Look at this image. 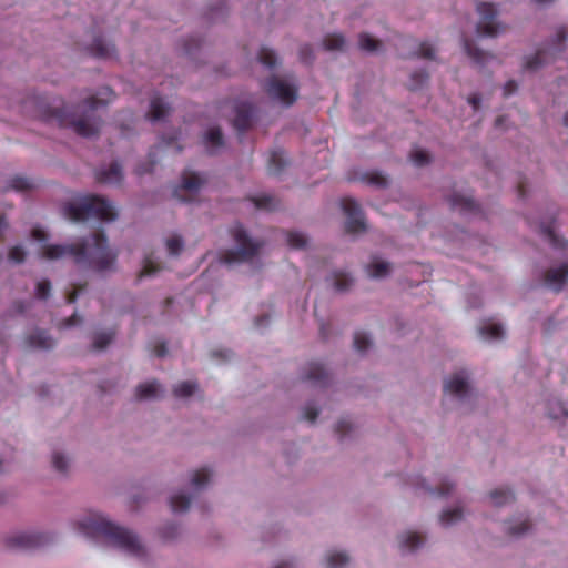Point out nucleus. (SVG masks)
Masks as SVG:
<instances>
[{
	"mask_svg": "<svg viewBox=\"0 0 568 568\" xmlns=\"http://www.w3.org/2000/svg\"><path fill=\"white\" fill-rule=\"evenodd\" d=\"M41 256L45 260L70 257L81 267L103 273L115 270L118 252L109 246L105 233L99 231L71 244L44 245Z\"/></svg>",
	"mask_w": 568,
	"mask_h": 568,
	"instance_id": "f257e3e1",
	"label": "nucleus"
},
{
	"mask_svg": "<svg viewBox=\"0 0 568 568\" xmlns=\"http://www.w3.org/2000/svg\"><path fill=\"white\" fill-rule=\"evenodd\" d=\"M78 530L87 537L103 538L108 544L125 554L143 558L146 555L138 535L128 528L115 525L99 514L90 515L77 523Z\"/></svg>",
	"mask_w": 568,
	"mask_h": 568,
	"instance_id": "f03ea898",
	"label": "nucleus"
},
{
	"mask_svg": "<svg viewBox=\"0 0 568 568\" xmlns=\"http://www.w3.org/2000/svg\"><path fill=\"white\" fill-rule=\"evenodd\" d=\"M108 101L99 99L95 95L87 98L81 108L83 113L77 115L69 113L65 108H51L45 106L40 110L39 116L43 121L55 120L60 126H70L73 131L83 138H90L98 133L101 121L94 115V112L101 106L106 104Z\"/></svg>",
	"mask_w": 568,
	"mask_h": 568,
	"instance_id": "7ed1b4c3",
	"label": "nucleus"
},
{
	"mask_svg": "<svg viewBox=\"0 0 568 568\" xmlns=\"http://www.w3.org/2000/svg\"><path fill=\"white\" fill-rule=\"evenodd\" d=\"M62 213L72 222H83L88 219L113 221L118 215L112 204L99 195H87L77 203L67 202L62 206Z\"/></svg>",
	"mask_w": 568,
	"mask_h": 568,
	"instance_id": "20e7f679",
	"label": "nucleus"
},
{
	"mask_svg": "<svg viewBox=\"0 0 568 568\" xmlns=\"http://www.w3.org/2000/svg\"><path fill=\"white\" fill-rule=\"evenodd\" d=\"M233 239L236 242L237 250H227L221 255V262L224 264H233L245 262L254 257L261 247L260 242H253L247 235L244 227L240 224L232 230Z\"/></svg>",
	"mask_w": 568,
	"mask_h": 568,
	"instance_id": "39448f33",
	"label": "nucleus"
},
{
	"mask_svg": "<svg viewBox=\"0 0 568 568\" xmlns=\"http://www.w3.org/2000/svg\"><path fill=\"white\" fill-rule=\"evenodd\" d=\"M567 36L566 27H559L556 31V39L550 44L540 48L534 57L529 58L525 63V68L535 71L544 64L554 61L556 55L565 50Z\"/></svg>",
	"mask_w": 568,
	"mask_h": 568,
	"instance_id": "423d86ee",
	"label": "nucleus"
},
{
	"mask_svg": "<svg viewBox=\"0 0 568 568\" xmlns=\"http://www.w3.org/2000/svg\"><path fill=\"white\" fill-rule=\"evenodd\" d=\"M477 12L480 19L476 26L477 34L480 37H496L504 28L495 21L497 10L494 4L480 2L477 4Z\"/></svg>",
	"mask_w": 568,
	"mask_h": 568,
	"instance_id": "0eeeda50",
	"label": "nucleus"
},
{
	"mask_svg": "<svg viewBox=\"0 0 568 568\" xmlns=\"http://www.w3.org/2000/svg\"><path fill=\"white\" fill-rule=\"evenodd\" d=\"M265 91L270 98L280 101L285 106L292 105L297 99V88L275 75L267 80Z\"/></svg>",
	"mask_w": 568,
	"mask_h": 568,
	"instance_id": "6e6552de",
	"label": "nucleus"
},
{
	"mask_svg": "<svg viewBox=\"0 0 568 568\" xmlns=\"http://www.w3.org/2000/svg\"><path fill=\"white\" fill-rule=\"evenodd\" d=\"M341 206L346 215L345 232L349 234L365 232L366 223L359 204L351 197H345L341 201Z\"/></svg>",
	"mask_w": 568,
	"mask_h": 568,
	"instance_id": "1a4fd4ad",
	"label": "nucleus"
},
{
	"mask_svg": "<svg viewBox=\"0 0 568 568\" xmlns=\"http://www.w3.org/2000/svg\"><path fill=\"white\" fill-rule=\"evenodd\" d=\"M47 541V536L42 534L19 532L8 537L6 544L9 548L29 550L43 546Z\"/></svg>",
	"mask_w": 568,
	"mask_h": 568,
	"instance_id": "9d476101",
	"label": "nucleus"
},
{
	"mask_svg": "<svg viewBox=\"0 0 568 568\" xmlns=\"http://www.w3.org/2000/svg\"><path fill=\"white\" fill-rule=\"evenodd\" d=\"M568 281V262L560 264L557 267H551L544 273V285L551 291L559 293Z\"/></svg>",
	"mask_w": 568,
	"mask_h": 568,
	"instance_id": "9b49d317",
	"label": "nucleus"
},
{
	"mask_svg": "<svg viewBox=\"0 0 568 568\" xmlns=\"http://www.w3.org/2000/svg\"><path fill=\"white\" fill-rule=\"evenodd\" d=\"M255 108L248 102H240L235 105L233 125L239 132H245L253 123Z\"/></svg>",
	"mask_w": 568,
	"mask_h": 568,
	"instance_id": "f8f14e48",
	"label": "nucleus"
},
{
	"mask_svg": "<svg viewBox=\"0 0 568 568\" xmlns=\"http://www.w3.org/2000/svg\"><path fill=\"white\" fill-rule=\"evenodd\" d=\"M444 392L454 395L458 398H465L469 392V385L467 382V374L458 372L448 378L444 384Z\"/></svg>",
	"mask_w": 568,
	"mask_h": 568,
	"instance_id": "ddd939ff",
	"label": "nucleus"
},
{
	"mask_svg": "<svg viewBox=\"0 0 568 568\" xmlns=\"http://www.w3.org/2000/svg\"><path fill=\"white\" fill-rule=\"evenodd\" d=\"M303 381L311 383L314 386H326L329 381V374L324 366L317 362H311L304 369Z\"/></svg>",
	"mask_w": 568,
	"mask_h": 568,
	"instance_id": "4468645a",
	"label": "nucleus"
},
{
	"mask_svg": "<svg viewBox=\"0 0 568 568\" xmlns=\"http://www.w3.org/2000/svg\"><path fill=\"white\" fill-rule=\"evenodd\" d=\"M122 168L118 162L111 163L108 169L100 170L97 173V180L100 183L118 184L122 181Z\"/></svg>",
	"mask_w": 568,
	"mask_h": 568,
	"instance_id": "2eb2a0df",
	"label": "nucleus"
},
{
	"mask_svg": "<svg viewBox=\"0 0 568 568\" xmlns=\"http://www.w3.org/2000/svg\"><path fill=\"white\" fill-rule=\"evenodd\" d=\"M26 343L31 348L50 349L55 342L45 331L38 329L26 338Z\"/></svg>",
	"mask_w": 568,
	"mask_h": 568,
	"instance_id": "dca6fc26",
	"label": "nucleus"
},
{
	"mask_svg": "<svg viewBox=\"0 0 568 568\" xmlns=\"http://www.w3.org/2000/svg\"><path fill=\"white\" fill-rule=\"evenodd\" d=\"M447 200L453 210H458L462 213H474L478 210L476 202L468 196L454 193L449 195Z\"/></svg>",
	"mask_w": 568,
	"mask_h": 568,
	"instance_id": "f3484780",
	"label": "nucleus"
},
{
	"mask_svg": "<svg viewBox=\"0 0 568 568\" xmlns=\"http://www.w3.org/2000/svg\"><path fill=\"white\" fill-rule=\"evenodd\" d=\"M203 143L210 154H215L224 145L223 134L220 128H211L204 135Z\"/></svg>",
	"mask_w": 568,
	"mask_h": 568,
	"instance_id": "a211bd4d",
	"label": "nucleus"
},
{
	"mask_svg": "<svg viewBox=\"0 0 568 568\" xmlns=\"http://www.w3.org/2000/svg\"><path fill=\"white\" fill-rule=\"evenodd\" d=\"M425 538L414 531H408L398 537L399 548L402 551H415L424 544Z\"/></svg>",
	"mask_w": 568,
	"mask_h": 568,
	"instance_id": "6ab92c4d",
	"label": "nucleus"
},
{
	"mask_svg": "<svg viewBox=\"0 0 568 568\" xmlns=\"http://www.w3.org/2000/svg\"><path fill=\"white\" fill-rule=\"evenodd\" d=\"M88 50L91 55L105 59L113 55L114 45L105 42L101 37H97Z\"/></svg>",
	"mask_w": 568,
	"mask_h": 568,
	"instance_id": "aec40b11",
	"label": "nucleus"
},
{
	"mask_svg": "<svg viewBox=\"0 0 568 568\" xmlns=\"http://www.w3.org/2000/svg\"><path fill=\"white\" fill-rule=\"evenodd\" d=\"M464 49L467 55L478 65H483L489 58H493L489 53L477 48L469 39L464 38Z\"/></svg>",
	"mask_w": 568,
	"mask_h": 568,
	"instance_id": "412c9836",
	"label": "nucleus"
},
{
	"mask_svg": "<svg viewBox=\"0 0 568 568\" xmlns=\"http://www.w3.org/2000/svg\"><path fill=\"white\" fill-rule=\"evenodd\" d=\"M287 165V160L282 150H274L270 153L267 170L270 174H280Z\"/></svg>",
	"mask_w": 568,
	"mask_h": 568,
	"instance_id": "4be33fe9",
	"label": "nucleus"
},
{
	"mask_svg": "<svg viewBox=\"0 0 568 568\" xmlns=\"http://www.w3.org/2000/svg\"><path fill=\"white\" fill-rule=\"evenodd\" d=\"M170 111V106L159 97L151 100L150 111L148 113L152 121L163 119Z\"/></svg>",
	"mask_w": 568,
	"mask_h": 568,
	"instance_id": "5701e85b",
	"label": "nucleus"
},
{
	"mask_svg": "<svg viewBox=\"0 0 568 568\" xmlns=\"http://www.w3.org/2000/svg\"><path fill=\"white\" fill-rule=\"evenodd\" d=\"M203 179L195 172L185 171L182 175L181 190L196 192L203 184Z\"/></svg>",
	"mask_w": 568,
	"mask_h": 568,
	"instance_id": "b1692460",
	"label": "nucleus"
},
{
	"mask_svg": "<svg viewBox=\"0 0 568 568\" xmlns=\"http://www.w3.org/2000/svg\"><path fill=\"white\" fill-rule=\"evenodd\" d=\"M345 44V38L341 33H328L323 39V47L327 51H342Z\"/></svg>",
	"mask_w": 568,
	"mask_h": 568,
	"instance_id": "393cba45",
	"label": "nucleus"
},
{
	"mask_svg": "<svg viewBox=\"0 0 568 568\" xmlns=\"http://www.w3.org/2000/svg\"><path fill=\"white\" fill-rule=\"evenodd\" d=\"M325 561L326 568H344L349 562V557L345 552L329 551Z\"/></svg>",
	"mask_w": 568,
	"mask_h": 568,
	"instance_id": "a878e982",
	"label": "nucleus"
},
{
	"mask_svg": "<svg viewBox=\"0 0 568 568\" xmlns=\"http://www.w3.org/2000/svg\"><path fill=\"white\" fill-rule=\"evenodd\" d=\"M490 499L497 507L510 504L515 500V495L509 489H495L490 493Z\"/></svg>",
	"mask_w": 568,
	"mask_h": 568,
	"instance_id": "bb28decb",
	"label": "nucleus"
},
{
	"mask_svg": "<svg viewBox=\"0 0 568 568\" xmlns=\"http://www.w3.org/2000/svg\"><path fill=\"white\" fill-rule=\"evenodd\" d=\"M390 271V264L383 261H373L367 265V273L372 278H383Z\"/></svg>",
	"mask_w": 568,
	"mask_h": 568,
	"instance_id": "cd10ccee",
	"label": "nucleus"
},
{
	"mask_svg": "<svg viewBox=\"0 0 568 568\" xmlns=\"http://www.w3.org/2000/svg\"><path fill=\"white\" fill-rule=\"evenodd\" d=\"M158 390L159 384L153 381L139 385L135 395L139 399H151L156 397Z\"/></svg>",
	"mask_w": 568,
	"mask_h": 568,
	"instance_id": "c85d7f7f",
	"label": "nucleus"
},
{
	"mask_svg": "<svg viewBox=\"0 0 568 568\" xmlns=\"http://www.w3.org/2000/svg\"><path fill=\"white\" fill-rule=\"evenodd\" d=\"M256 209L273 211L278 206V201L272 195H261L251 199Z\"/></svg>",
	"mask_w": 568,
	"mask_h": 568,
	"instance_id": "c756f323",
	"label": "nucleus"
},
{
	"mask_svg": "<svg viewBox=\"0 0 568 568\" xmlns=\"http://www.w3.org/2000/svg\"><path fill=\"white\" fill-rule=\"evenodd\" d=\"M362 181L378 189L386 187L388 183L387 178L378 171H371L363 174Z\"/></svg>",
	"mask_w": 568,
	"mask_h": 568,
	"instance_id": "7c9ffc66",
	"label": "nucleus"
},
{
	"mask_svg": "<svg viewBox=\"0 0 568 568\" xmlns=\"http://www.w3.org/2000/svg\"><path fill=\"white\" fill-rule=\"evenodd\" d=\"M481 337L487 339H498L504 336V329L500 324H487L479 328Z\"/></svg>",
	"mask_w": 568,
	"mask_h": 568,
	"instance_id": "2f4dec72",
	"label": "nucleus"
},
{
	"mask_svg": "<svg viewBox=\"0 0 568 568\" xmlns=\"http://www.w3.org/2000/svg\"><path fill=\"white\" fill-rule=\"evenodd\" d=\"M191 498L184 494L173 495L170 499L171 508L174 513L186 511L190 507Z\"/></svg>",
	"mask_w": 568,
	"mask_h": 568,
	"instance_id": "473e14b6",
	"label": "nucleus"
},
{
	"mask_svg": "<svg viewBox=\"0 0 568 568\" xmlns=\"http://www.w3.org/2000/svg\"><path fill=\"white\" fill-rule=\"evenodd\" d=\"M333 285L335 290L338 292L346 291L353 284V278L347 273L344 272H335L333 274Z\"/></svg>",
	"mask_w": 568,
	"mask_h": 568,
	"instance_id": "72a5a7b5",
	"label": "nucleus"
},
{
	"mask_svg": "<svg viewBox=\"0 0 568 568\" xmlns=\"http://www.w3.org/2000/svg\"><path fill=\"white\" fill-rule=\"evenodd\" d=\"M211 473L207 468H201L194 471L192 476V485L196 489H202L210 481Z\"/></svg>",
	"mask_w": 568,
	"mask_h": 568,
	"instance_id": "f704fd0d",
	"label": "nucleus"
},
{
	"mask_svg": "<svg viewBox=\"0 0 568 568\" xmlns=\"http://www.w3.org/2000/svg\"><path fill=\"white\" fill-rule=\"evenodd\" d=\"M463 518V511L460 508L446 509L440 515V523L443 526H449L455 524Z\"/></svg>",
	"mask_w": 568,
	"mask_h": 568,
	"instance_id": "c9c22d12",
	"label": "nucleus"
},
{
	"mask_svg": "<svg viewBox=\"0 0 568 568\" xmlns=\"http://www.w3.org/2000/svg\"><path fill=\"white\" fill-rule=\"evenodd\" d=\"M358 42L361 49L367 52L378 50L382 44L379 40L372 38L368 33H361Z\"/></svg>",
	"mask_w": 568,
	"mask_h": 568,
	"instance_id": "e433bc0d",
	"label": "nucleus"
},
{
	"mask_svg": "<svg viewBox=\"0 0 568 568\" xmlns=\"http://www.w3.org/2000/svg\"><path fill=\"white\" fill-rule=\"evenodd\" d=\"M196 389V384L193 382H182L173 388L175 397L185 398L191 396Z\"/></svg>",
	"mask_w": 568,
	"mask_h": 568,
	"instance_id": "4c0bfd02",
	"label": "nucleus"
},
{
	"mask_svg": "<svg viewBox=\"0 0 568 568\" xmlns=\"http://www.w3.org/2000/svg\"><path fill=\"white\" fill-rule=\"evenodd\" d=\"M258 61L267 68H273L277 63V58L273 50L263 47L258 52Z\"/></svg>",
	"mask_w": 568,
	"mask_h": 568,
	"instance_id": "58836bf2",
	"label": "nucleus"
},
{
	"mask_svg": "<svg viewBox=\"0 0 568 568\" xmlns=\"http://www.w3.org/2000/svg\"><path fill=\"white\" fill-rule=\"evenodd\" d=\"M165 246L170 255L178 256L183 250V240L180 235H173L165 241Z\"/></svg>",
	"mask_w": 568,
	"mask_h": 568,
	"instance_id": "ea45409f",
	"label": "nucleus"
},
{
	"mask_svg": "<svg viewBox=\"0 0 568 568\" xmlns=\"http://www.w3.org/2000/svg\"><path fill=\"white\" fill-rule=\"evenodd\" d=\"M434 48L428 42H420L417 45L416 51L412 52L410 54L405 55V58L409 57H418V58H425V59H434Z\"/></svg>",
	"mask_w": 568,
	"mask_h": 568,
	"instance_id": "a19ab883",
	"label": "nucleus"
},
{
	"mask_svg": "<svg viewBox=\"0 0 568 568\" xmlns=\"http://www.w3.org/2000/svg\"><path fill=\"white\" fill-rule=\"evenodd\" d=\"M548 416L552 419H559L568 416V410L561 402H550L548 404Z\"/></svg>",
	"mask_w": 568,
	"mask_h": 568,
	"instance_id": "79ce46f5",
	"label": "nucleus"
},
{
	"mask_svg": "<svg viewBox=\"0 0 568 568\" xmlns=\"http://www.w3.org/2000/svg\"><path fill=\"white\" fill-rule=\"evenodd\" d=\"M286 241L287 244L293 248H304L307 243L305 235L300 232H287Z\"/></svg>",
	"mask_w": 568,
	"mask_h": 568,
	"instance_id": "37998d69",
	"label": "nucleus"
},
{
	"mask_svg": "<svg viewBox=\"0 0 568 568\" xmlns=\"http://www.w3.org/2000/svg\"><path fill=\"white\" fill-rule=\"evenodd\" d=\"M114 332L98 333L93 341V348L97 351L104 349L113 339Z\"/></svg>",
	"mask_w": 568,
	"mask_h": 568,
	"instance_id": "c03bdc74",
	"label": "nucleus"
},
{
	"mask_svg": "<svg viewBox=\"0 0 568 568\" xmlns=\"http://www.w3.org/2000/svg\"><path fill=\"white\" fill-rule=\"evenodd\" d=\"M428 73L424 70L415 71L410 75L409 90H417L428 81Z\"/></svg>",
	"mask_w": 568,
	"mask_h": 568,
	"instance_id": "a18cd8bd",
	"label": "nucleus"
},
{
	"mask_svg": "<svg viewBox=\"0 0 568 568\" xmlns=\"http://www.w3.org/2000/svg\"><path fill=\"white\" fill-rule=\"evenodd\" d=\"M540 234L554 246H559L560 241L550 224H541L539 226Z\"/></svg>",
	"mask_w": 568,
	"mask_h": 568,
	"instance_id": "49530a36",
	"label": "nucleus"
},
{
	"mask_svg": "<svg viewBox=\"0 0 568 568\" xmlns=\"http://www.w3.org/2000/svg\"><path fill=\"white\" fill-rule=\"evenodd\" d=\"M371 346V339L364 332H356L354 335V347L358 352H365Z\"/></svg>",
	"mask_w": 568,
	"mask_h": 568,
	"instance_id": "de8ad7c7",
	"label": "nucleus"
},
{
	"mask_svg": "<svg viewBox=\"0 0 568 568\" xmlns=\"http://www.w3.org/2000/svg\"><path fill=\"white\" fill-rule=\"evenodd\" d=\"M32 182L24 176H14L10 181V187L16 191H28L32 189Z\"/></svg>",
	"mask_w": 568,
	"mask_h": 568,
	"instance_id": "09e8293b",
	"label": "nucleus"
},
{
	"mask_svg": "<svg viewBox=\"0 0 568 568\" xmlns=\"http://www.w3.org/2000/svg\"><path fill=\"white\" fill-rule=\"evenodd\" d=\"M410 160L415 165L423 166L430 162V156L426 151L416 149L410 153Z\"/></svg>",
	"mask_w": 568,
	"mask_h": 568,
	"instance_id": "8fccbe9b",
	"label": "nucleus"
},
{
	"mask_svg": "<svg viewBox=\"0 0 568 568\" xmlns=\"http://www.w3.org/2000/svg\"><path fill=\"white\" fill-rule=\"evenodd\" d=\"M161 270L160 265L154 263L151 257L144 260L142 270L140 271L139 277L151 276Z\"/></svg>",
	"mask_w": 568,
	"mask_h": 568,
	"instance_id": "3c124183",
	"label": "nucleus"
},
{
	"mask_svg": "<svg viewBox=\"0 0 568 568\" xmlns=\"http://www.w3.org/2000/svg\"><path fill=\"white\" fill-rule=\"evenodd\" d=\"M530 521L525 519L516 526H509L507 532L513 537H520L530 529Z\"/></svg>",
	"mask_w": 568,
	"mask_h": 568,
	"instance_id": "603ef678",
	"label": "nucleus"
},
{
	"mask_svg": "<svg viewBox=\"0 0 568 568\" xmlns=\"http://www.w3.org/2000/svg\"><path fill=\"white\" fill-rule=\"evenodd\" d=\"M24 257H26V252L22 246L16 245L9 250V253H8L9 261L19 264L24 261Z\"/></svg>",
	"mask_w": 568,
	"mask_h": 568,
	"instance_id": "864d4df0",
	"label": "nucleus"
},
{
	"mask_svg": "<svg viewBox=\"0 0 568 568\" xmlns=\"http://www.w3.org/2000/svg\"><path fill=\"white\" fill-rule=\"evenodd\" d=\"M51 283L48 280L40 281L37 284V297L40 300H45L50 295Z\"/></svg>",
	"mask_w": 568,
	"mask_h": 568,
	"instance_id": "5fc2aeb1",
	"label": "nucleus"
},
{
	"mask_svg": "<svg viewBox=\"0 0 568 568\" xmlns=\"http://www.w3.org/2000/svg\"><path fill=\"white\" fill-rule=\"evenodd\" d=\"M52 464H53V467L60 473H64L68 468V460L60 453L53 454Z\"/></svg>",
	"mask_w": 568,
	"mask_h": 568,
	"instance_id": "6e6d98bb",
	"label": "nucleus"
},
{
	"mask_svg": "<svg viewBox=\"0 0 568 568\" xmlns=\"http://www.w3.org/2000/svg\"><path fill=\"white\" fill-rule=\"evenodd\" d=\"M81 323H82V317L79 316L77 313H74L67 320L62 321L59 325V328H68V327L80 325Z\"/></svg>",
	"mask_w": 568,
	"mask_h": 568,
	"instance_id": "4d7b16f0",
	"label": "nucleus"
},
{
	"mask_svg": "<svg viewBox=\"0 0 568 568\" xmlns=\"http://www.w3.org/2000/svg\"><path fill=\"white\" fill-rule=\"evenodd\" d=\"M352 430V424L347 419H341L337 422L335 426V432L344 437Z\"/></svg>",
	"mask_w": 568,
	"mask_h": 568,
	"instance_id": "13d9d810",
	"label": "nucleus"
},
{
	"mask_svg": "<svg viewBox=\"0 0 568 568\" xmlns=\"http://www.w3.org/2000/svg\"><path fill=\"white\" fill-rule=\"evenodd\" d=\"M318 416V410L316 407L312 406V405H307L305 408H304V412H303V418L311 422V423H314L316 420Z\"/></svg>",
	"mask_w": 568,
	"mask_h": 568,
	"instance_id": "bf43d9fd",
	"label": "nucleus"
},
{
	"mask_svg": "<svg viewBox=\"0 0 568 568\" xmlns=\"http://www.w3.org/2000/svg\"><path fill=\"white\" fill-rule=\"evenodd\" d=\"M149 156H150V163H149V164H146V165L141 164V165H139V166L136 168V173H138L139 175H142V174H145V173L151 172V171H152V169H153V166L155 165V162H156V161L153 159V156H154L153 151H151V152L149 153Z\"/></svg>",
	"mask_w": 568,
	"mask_h": 568,
	"instance_id": "052dcab7",
	"label": "nucleus"
},
{
	"mask_svg": "<svg viewBox=\"0 0 568 568\" xmlns=\"http://www.w3.org/2000/svg\"><path fill=\"white\" fill-rule=\"evenodd\" d=\"M87 284L77 285L73 290L67 295V303L73 304L78 298V294L85 288Z\"/></svg>",
	"mask_w": 568,
	"mask_h": 568,
	"instance_id": "680f3d73",
	"label": "nucleus"
},
{
	"mask_svg": "<svg viewBox=\"0 0 568 568\" xmlns=\"http://www.w3.org/2000/svg\"><path fill=\"white\" fill-rule=\"evenodd\" d=\"M453 489V485L448 481H443L440 486L434 491L438 496H447Z\"/></svg>",
	"mask_w": 568,
	"mask_h": 568,
	"instance_id": "e2e57ef3",
	"label": "nucleus"
},
{
	"mask_svg": "<svg viewBox=\"0 0 568 568\" xmlns=\"http://www.w3.org/2000/svg\"><path fill=\"white\" fill-rule=\"evenodd\" d=\"M517 83L516 81L514 80H509L506 82V84L504 85V95L505 97H509L513 93H515L517 91Z\"/></svg>",
	"mask_w": 568,
	"mask_h": 568,
	"instance_id": "0e129e2a",
	"label": "nucleus"
},
{
	"mask_svg": "<svg viewBox=\"0 0 568 568\" xmlns=\"http://www.w3.org/2000/svg\"><path fill=\"white\" fill-rule=\"evenodd\" d=\"M468 103L474 108V110H478L481 103V97L478 93H474L468 97Z\"/></svg>",
	"mask_w": 568,
	"mask_h": 568,
	"instance_id": "69168bd1",
	"label": "nucleus"
},
{
	"mask_svg": "<svg viewBox=\"0 0 568 568\" xmlns=\"http://www.w3.org/2000/svg\"><path fill=\"white\" fill-rule=\"evenodd\" d=\"M166 352H168V349H166V345H165V343H164V342L156 344V345L154 346V348H153V353H154V355H155V356H158V357H163V356H165V355H166Z\"/></svg>",
	"mask_w": 568,
	"mask_h": 568,
	"instance_id": "338daca9",
	"label": "nucleus"
},
{
	"mask_svg": "<svg viewBox=\"0 0 568 568\" xmlns=\"http://www.w3.org/2000/svg\"><path fill=\"white\" fill-rule=\"evenodd\" d=\"M32 237L38 240V241H45L48 235H47V233L43 230L34 229L32 231Z\"/></svg>",
	"mask_w": 568,
	"mask_h": 568,
	"instance_id": "774afa93",
	"label": "nucleus"
}]
</instances>
